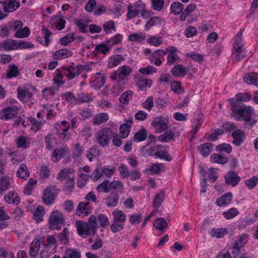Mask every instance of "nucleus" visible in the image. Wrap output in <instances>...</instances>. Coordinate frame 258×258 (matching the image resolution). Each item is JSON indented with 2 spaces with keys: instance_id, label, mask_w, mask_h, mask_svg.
<instances>
[{
  "instance_id": "nucleus-53",
  "label": "nucleus",
  "mask_w": 258,
  "mask_h": 258,
  "mask_svg": "<svg viewBox=\"0 0 258 258\" xmlns=\"http://www.w3.org/2000/svg\"><path fill=\"white\" fill-rule=\"evenodd\" d=\"M9 70L7 71V78L11 79L17 77L20 74L18 67L14 64L9 65Z\"/></svg>"
},
{
  "instance_id": "nucleus-34",
  "label": "nucleus",
  "mask_w": 258,
  "mask_h": 258,
  "mask_svg": "<svg viewBox=\"0 0 258 258\" xmlns=\"http://www.w3.org/2000/svg\"><path fill=\"white\" fill-rule=\"evenodd\" d=\"M40 246V242L39 239H34L30 244L29 247V255L31 257H35L38 254Z\"/></svg>"
},
{
  "instance_id": "nucleus-61",
  "label": "nucleus",
  "mask_w": 258,
  "mask_h": 258,
  "mask_svg": "<svg viewBox=\"0 0 258 258\" xmlns=\"http://www.w3.org/2000/svg\"><path fill=\"white\" fill-rule=\"evenodd\" d=\"M46 241V243L44 245L46 248L53 247V249H56L58 247L57 240L52 235L48 236Z\"/></svg>"
},
{
  "instance_id": "nucleus-56",
  "label": "nucleus",
  "mask_w": 258,
  "mask_h": 258,
  "mask_svg": "<svg viewBox=\"0 0 258 258\" xmlns=\"http://www.w3.org/2000/svg\"><path fill=\"white\" fill-rule=\"evenodd\" d=\"M10 30L11 33H16L19 30V29H21L23 26V23L21 21L17 20L15 21H11L9 22Z\"/></svg>"
},
{
  "instance_id": "nucleus-20",
  "label": "nucleus",
  "mask_w": 258,
  "mask_h": 258,
  "mask_svg": "<svg viewBox=\"0 0 258 258\" xmlns=\"http://www.w3.org/2000/svg\"><path fill=\"white\" fill-rule=\"evenodd\" d=\"M233 46L234 48L233 54L235 55V58L237 61H239L245 57V53L243 48V45L242 43H233Z\"/></svg>"
},
{
  "instance_id": "nucleus-8",
  "label": "nucleus",
  "mask_w": 258,
  "mask_h": 258,
  "mask_svg": "<svg viewBox=\"0 0 258 258\" xmlns=\"http://www.w3.org/2000/svg\"><path fill=\"white\" fill-rule=\"evenodd\" d=\"M252 96L249 93H238L235 95L234 98L228 99L230 106L245 105L243 102L249 101L251 99Z\"/></svg>"
},
{
  "instance_id": "nucleus-47",
  "label": "nucleus",
  "mask_w": 258,
  "mask_h": 258,
  "mask_svg": "<svg viewBox=\"0 0 258 258\" xmlns=\"http://www.w3.org/2000/svg\"><path fill=\"white\" fill-rule=\"evenodd\" d=\"M64 254L67 258H81V254L79 250L73 248H68L64 251Z\"/></svg>"
},
{
  "instance_id": "nucleus-58",
  "label": "nucleus",
  "mask_w": 258,
  "mask_h": 258,
  "mask_svg": "<svg viewBox=\"0 0 258 258\" xmlns=\"http://www.w3.org/2000/svg\"><path fill=\"white\" fill-rule=\"evenodd\" d=\"M103 30L106 34H110L112 31L115 32L116 28L114 22L112 20L108 21L103 24Z\"/></svg>"
},
{
  "instance_id": "nucleus-59",
  "label": "nucleus",
  "mask_w": 258,
  "mask_h": 258,
  "mask_svg": "<svg viewBox=\"0 0 258 258\" xmlns=\"http://www.w3.org/2000/svg\"><path fill=\"white\" fill-rule=\"evenodd\" d=\"M110 190H116L117 192L121 193L124 189V185L122 182L118 180H113L110 182Z\"/></svg>"
},
{
  "instance_id": "nucleus-64",
  "label": "nucleus",
  "mask_w": 258,
  "mask_h": 258,
  "mask_svg": "<svg viewBox=\"0 0 258 258\" xmlns=\"http://www.w3.org/2000/svg\"><path fill=\"white\" fill-rule=\"evenodd\" d=\"M244 183L249 189H252L254 188L258 183V177L254 176L246 179L244 181Z\"/></svg>"
},
{
  "instance_id": "nucleus-19",
  "label": "nucleus",
  "mask_w": 258,
  "mask_h": 258,
  "mask_svg": "<svg viewBox=\"0 0 258 258\" xmlns=\"http://www.w3.org/2000/svg\"><path fill=\"white\" fill-rule=\"evenodd\" d=\"M214 148V144L207 142L198 147V150L202 156L204 157H208L212 152Z\"/></svg>"
},
{
  "instance_id": "nucleus-6",
  "label": "nucleus",
  "mask_w": 258,
  "mask_h": 258,
  "mask_svg": "<svg viewBox=\"0 0 258 258\" xmlns=\"http://www.w3.org/2000/svg\"><path fill=\"white\" fill-rule=\"evenodd\" d=\"M113 137L112 131L107 127L99 130L96 135V141L102 147L108 146L109 141Z\"/></svg>"
},
{
  "instance_id": "nucleus-11",
  "label": "nucleus",
  "mask_w": 258,
  "mask_h": 258,
  "mask_svg": "<svg viewBox=\"0 0 258 258\" xmlns=\"http://www.w3.org/2000/svg\"><path fill=\"white\" fill-rule=\"evenodd\" d=\"M79 67L80 65L75 67L70 66L69 67L63 66L62 67V70L64 71V75L66 76L69 80H71L81 73V70Z\"/></svg>"
},
{
  "instance_id": "nucleus-18",
  "label": "nucleus",
  "mask_w": 258,
  "mask_h": 258,
  "mask_svg": "<svg viewBox=\"0 0 258 258\" xmlns=\"http://www.w3.org/2000/svg\"><path fill=\"white\" fill-rule=\"evenodd\" d=\"M125 60V58L121 54H114L110 56L108 60V68H113L120 64Z\"/></svg>"
},
{
  "instance_id": "nucleus-31",
  "label": "nucleus",
  "mask_w": 258,
  "mask_h": 258,
  "mask_svg": "<svg viewBox=\"0 0 258 258\" xmlns=\"http://www.w3.org/2000/svg\"><path fill=\"white\" fill-rule=\"evenodd\" d=\"M133 121L132 119L126 120V122L122 123L119 127V131L121 135V138L125 139L127 137L130 132V128L131 127Z\"/></svg>"
},
{
  "instance_id": "nucleus-37",
  "label": "nucleus",
  "mask_w": 258,
  "mask_h": 258,
  "mask_svg": "<svg viewBox=\"0 0 258 258\" xmlns=\"http://www.w3.org/2000/svg\"><path fill=\"white\" fill-rule=\"evenodd\" d=\"M147 138V131L145 127H143L141 130L137 132L134 136V141L138 143L144 141Z\"/></svg>"
},
{
  "instance_id": "nucleus-38",
  "label": "nucleus",
  "mask_w": 258,
  "mask_h": 258,
  "mask_svg": "<svg viewBox=\"0 0 258 258\" xmlns=\"http://www.w3.org/2000/svg\"><path fill=\"white\" fill-rule=\"evenodd\" d=\"M74 24L79 28L80 31L82 33H86L88 32V22L82 19H75L74 20Z\"/></svg>"
},
{
  "instance_id": "nucleus-50",
  "label": "nucleus",
  "mask_w": 258,
  "mask_h": 258,
  "mask_svg": "<svg viewBox=\"0 0 258 258\" xmlns=\"http://www.w3.org/2000/svg\"><path fill=\"white\" fill-rule=\"evenodd\" d=\"M153 226L157 230H163L167 227V223L163 218L160 217L154 221Z\"/></svg>"
},
{
  "instance_id": "nucleus-48",
  "label": "nucleus",
  "mask_w": 258,
  "mask_h": 258,
  "mask_svg": "<svg viewBox=\"0 0 258 258\" xmlns=\"http://www.w3.org/2000/svg\"><path fill=\"white\" fill-rule=\"evenodd\" d=\"M30 34V31L29 28L25 26L24 28L23 27L21 29H19V30L15 33L14 36L15 37L17 38H24L28 37Z\"/></svg>"
},
{
  "instance_id": "nucleus-36",
  "label": "nucleus",
  "mask_w": 258,
  "mask_h": 258,
  "mask_svg": "<svg viewBox=\"0 0 258 258\" xmlns=\"http://www.w3.org/2000/svg\"><path fill=\"white\" fill-rule=\"evenodd\" d=\"M30 176L28 169L25 164H22L17 171V176L26 180Z\"/></svg>"
},
{
  "instance_id": "nucleus-15",
  "label": "nucleus",
  "mask_w": 258,
  "mask_h": 258,
  "mask_svg": "<svg viewBox=\"0 0 258 258\" xmlns=\"http://www.w3.org/2000/svg\"><path fill=\"white\" fill-rule=\"evenodd\" d=\"M89 202H80L76 209V213L79 216L82 215L87 216L91 213V209Z\"/></svg>"
},
{
  "instance_id": "nucleus-46",
  "label": "nucleus",
  "mask_w": 258,
  "mask_h": 258,
  "mask_svg": "<svg viewBox=\"0 0 258 258\" xmlns=\"http://www.w3.org/2000/svg\"><path fill=\"white\" fill-rule=\"evenodd\" d=\"M16 144L18 148L27 149L30 146V142L26 136H20L16 139Z\"/></svg>"
},
{
  "instance_id": "nucleus-27",
  "label": "nucleus",
  "mask_w": 258,
  "mask_h": 258,
  "mask_svg": "<svg viewBox=\"0 0 258 258\" xmlns=\"http://www.w3.org/2000/svg\"><path fill=\"white\" fill-rule=\"evenodd\" d=\"M17 41L14 39H8L0 43V47L5 51L17 49Z\"/></svg>"
},
{
  "instance_id": "nucleus-1",
  "label": "nucleus",
  "mask_w": 258,
  "mask_h": 258,
  "mask_svg": "<svg viewBox=\"0 0 258 258\" xmlns=\"http://www.w3.org/2000/svg\"><path fill=\"white\" fill-rule=\"evenodd\" d=\"M230 107L231 116L237 121H242L255 114L253 107L249 105H236Z\"/></svg>"
},
{
  "instance_id": "nucleus-45",
  "label": "nucleus",
  "mask_w": 258,
  "mask_h": 258,
  "mask_svg": "<svg viewBox=\"0 0 258 258\" xmlns=\"http://www.w3.org/2000/svg\"><path fill=\"white\" fill-rule=\"evenodd\" d=\"M174 134L172 130H168L165 132L163 134L160 135L158 139L162 142H167L174 139Z\"/></svg>"
},
{
  "instance_id": "nucleus-26",
  "label": "nucleus",
  "mask_w": 258,
  "mask_h": 258,
  "mask_svg": "<svg viewBox=\"0 0 258 258\" xmlns=\"http://www.w3.org/2000/svg\"><path fill=\"white\" fill-rule=\"evenodd\" d=\"M243 80L247 84L258 87V74L255 73H249L243 77Z\"/></svg>"
},
{
  "instance_id": "nucleus-30",
  "label": "nucleus",
  "mask_w": 258,
  "mask_h": 258,
  "mask_svg": "<svg viewBox=\"0 0 258 258\" xmlns=\"http://www.w3.org/2000/svg\"><path fill=\"white\" fill-rule=\"evenodd\" d=\"M20 5L15 0H7L4 2V11L7 13L13 12L18 9Z\"/></svg>"
},
{
  "instance_id": "nucleus-23",
  "label": "nucleus",
  "mask_w": 258,
  "mask_h": 258,
  "mask_svg": "<svg viewBox=\"0 0 258 258\" xmlns=\"http://www.w3.org/2000/svg\"><path fill=\"white\" fill-rule=\"evenodd\" d=\"M232 200V194L231 192H227L216 200V203L220 207L225 206L229 204Z\"/></svg>"
},
{
  "instance_id": "nucleus-7",
  "label": "nucleus",
  "mask_w": 258,
  "mask_h": 258,
  "mask_svg": "<svg viewBox=\"0 0 258 258\" xmlns=\"http://www.w3.org/2000/svg\"><path fill=\"white\" fill-rule=\"evenodd\" d=\"M169 120L163 116H156L153 120L151 124L155 129L156 133H160L168 128Z\"/></svg>"
},
{
  "instance_id": "nucleus-5",
  "label": "nucleus",
  "mask_w": 258,
  "mask_h": 258,
  "mask_svg": "<svg viewBox=\"0 0 258 258\" xmlns=\"http://www.w3.org/2000/svg\"><path fill=\"white\" fill-rule=\"evenodd\" d=\"M70 127L69 122L66 120L56 123L54 127L55 134L62 141H68L71 137V134L69 132Z\"/></svg>"
},
{
  "instance_id": "nucleus-21",
  "label": "nucleus",
  "mask_w": 258,
  "mask_h": 258,
  "mask_svg": "<svg viewBox=\"0 0 258 258\" xmlns=\"http://www.w3.org/2000/svg\"><path fill=\"white\" fill-rule=\"evenodd\" d=\"M69 153V148L67 146H64L61 148L55 149L53 150L52 155V158H55L53 162H57L61 158L64 157Z\"/></svg>"
},
{
  "instance_id": "nucleus-35",
  "label": "nucleus",
  "mask_w": 258,
  "mask_h": 258,
  "mask_svg": "<svg viewBox=\"0 0 258 258\" xmlns=\"http://www.w3.org/2000/svg\"><path fill=\"white\" fill-rule=\"evenodd\" d=\"M165 198V192L164 190H161L155 196L153 201V206L155 209H158L163 202Z\"/></svg>"
},
{
  "instance_id": "nucleus-3",
  "label": "nucleus",
  "mask_w": 258,
  "mask_h": 258,
  "mask_svg": "<svg viewBox=\"0 0 258 258\" xmlns=\"http://www.w3.org/2000/svg\"><path fill=\"white\" fill-rule=\"evenodd\" d=\"M76 227L78 234L83 238H86L89 235H94L96 233V226L83 221H77Z\"/></svg>"
},
{
  "instance_id": "nucleus-12",
  "label": "nucleus",
  "mask_w": 258,
  "mask_h": 258,
  "mask_svg": "<svg viewBox=\"0 0 258 258\" xmlns=\"http://www.w3.org/2000/svg\"><path fill=\"white\" fill-rule=\"evenodd\" d=\"M105 77L104 74L96 73L95 76L92 77L90 83V86L95 90H98L104 85Z\"/></svg>"
},
{
  "instance_id": "nucleus-41",
  "label": "nucleus",
  "mask_w": 258,
  "mask_h": 258,
  "mask_svg": "<svg viewBox=\"0 0 258 258\" xmlns=\"http://www.w3.org/2000/svg\"><path fill=\"white\" fill-rule=\"evenodd\" d=\"M161 24V18L159 17L154 16L148 21L145 26V29L146 31H149L153 27L159 25Z\"/></svg>"
},
{
  "instance_id": "nucleus-2",
  "label": "nucleus",
  "mask_w": 258,
  "mask_h": 258,
  "mask_svg": "<svg viewBox=\"0 0 258 258\" xmlns=\"http://www.w3.org/2000/svg\"><path fill=\"white\" fill-rule=\"evenodd\" d=\"M64 223V218L62 213L56 210L51 214L48 220L49 229L52 230H59Z\"/></svg>"
},
{
  "instance_id": "nucleus-14",
  "label": "nucleus",
  "mask_w": 258,
  "mask_h": 258,
  "mask_svg": "<svg viewBox=\"0 0 258 258\" xmlns=\"http://www.w3.org/2000/svg\"><path fill=\"white\" fill-rule=\"evenodd\" d=\"M225 179L227 184L235 186L240 180L241 177L233 171H229L225 175Z\"/></svg>"
},
{
  "instance_id": "nucleus-62",
  "label": "nucleus",
  "mask_w": 258,
  "mask_h": 258,
  "mask_svg": "<svg viewBox=\"0 0 258 258\" xmlns=\"http://www.w3.org/2000/svg\"><path fill=\"white\" fill-rule=\"evenodd\" d=\"M145 35L143 33H134L128 36V40L137 42H141L145 40Z\"/></svg>"
},
{
  "instance_id": "nucleus-28",
  "label": "nucleus",
  "mask_w": 258,
  "mask_h": 258,
  "mask_svg": "<svg viewBox=\"0 0 258 258\" xmlns=\"http://www.w3.org/2000/svg\"><path fill=\"white\" fill-rule=\"evenodd\" d=\"M171 73L174 77H183L186 75L187 71L183 65L178 64L173 67L171 70Z\"/></svg>"
},
{
  "instance_id": "nucleus-44",
  "label": "nucleus",
  "mask_w": 258,
  "mask_h": 258,
  "mask_svg": "<svg viewBox=\"0 0 258 258\" xmlns=\"http://www.w3.org/2000/svg\"><path fill=\"white\" fill-rule=\"evenodd\" d=\"M45 214V210L42 206H38L33 213V219L37 222L42 221Z\"/></svg>"
},
{
  "instance_id": "nucleus-42",
  "label": "nucleus",
  "mask_w": 258,
  "mask_h": 258,
  "mask_svg": "<svg viewBox=\"0 0 258 258\" xmlns=\"http://www.w3.org/2000/svg\"><path fill=\"white\" fill-rule=\"evenodd\" d=\"M52 21L56 29L61 30L65 27L66 21L62 17L58 16L54 17Z\"/></svg>"
},
{
  "instance_id": "nucleus-51",
  "label": "nucleus",
  "mask_w": 258,
  "mask_h": 258,
  "mask_svg": "<svg viewBox=\"0 0 258 258\" xmlns=\"http://www.w3.org/2000/svg\"><path fill=\"white\" fill-rule=\"evenodd\" d=\"M134 92L132 90H127L123 93L120 96V102L123 104H127L132 98Z\"/></svg>"
},
{
  "instance_id": "nucleus-25",
  "label": "nucleus",
  "mask_w": 258,
  "mask_h": 258,
  "mask_svg": "<svg viewBox=\"0 0 258 258\" xmlns=\"http://www.w3.org/2000/svg\"><path fill=\"white\" fill-rule=\"evenodd\" d=\"M113 220L117 223L125 224L126 220L125 214L121 210L115 209L112 213Z\"/></svg>"
},
{
  "instance_id": "nucleus-10",
  "label": "nucleus",
  "mask_w": 258,
  "mask_h": 258,
  "mask_svg": "<svg viewBox=\"0 0 258 258\" xmlns=\"http://www.w3.org/2000/svg\"><path fill=\"white\" fill-rule=\"evenodd\" d=\"M18 111V108L15 106L4 108L0 112V118L5 120L14 118L17 116Z\"/></svg>"
},
{
  "instance_id": "nucleus-57",
  "label": "nucleus",
  "mask_w": 258,
  "mask_h": 258,
  "mask_svg": "<svg viewBox=\"0 0 258 258\" xmlns=\"http://www.w3.org/2000/svg\"><path fill=\"white\" fill-rule=\"evenodd\" d=\"M164 0H151V8L156 11H161L164 8Z\"/></svg>"
},
{
  "instance_id": "nucleus-4",
  "label": "nucleus",
  "mask_w": 258,
  "mask_h": 258,
  "mask_svg": "<svg viewBox=\"0 0 258 258\" xmlns=\"http://www.w3.org/2000/svg\"><path fill=\"white\" fill-rule=\"evenodd\" d=\"M60 189L55 184H50L43 190L42 197L43 202L47 206H50L54 203L55 198L57 196Z\"/></svg>"
},
{
  "instance_id": "nucleus-33",
  "label": "nucleus",
  "mask_w": 258,
  "mask_h": 258,
  "mask_svg": "<svg viewBox=\"0 0 258 258\" xmlns=\"http://www.w3.org/2000/svg\"><path fill=\"white\" fill-rule=\"evenodd\" d=\"M76 96L78 103H89L93 100V97L91 95L84 92H78Z\"/></svg>"
},
{
  "instance_id": "nucleus-9",
  "label": "nucleus",
  "mask_w": 258,
  "mask_h": 258,
  "mask_svg": "<svg viewBox=\"0 0 258 258\" xmlns=\"http://www.w3.org/2000/svg\"><path fill=\"white\" fill-rule=\"evenodd\" d=\"M133 71V68L129 66L123 65L118 68L117 70L113 71L115 75H117L118 79L117 83L120 85L124 84V80Z\"/></svg>"
},
{
  "instance_id": "nucleus-49",
  "label": "nucleus",
  "mask_w": 258,
  "mask_h": 258,
  "mask_svg": "<svg viewBox=\"0 0 258 258\" xmlns=\"http://www.w3.org/2000/svg\"><path fill=\"white\" fill-rule=\"evenodd\" d=\"M10 185V179L7 176L2 178L0 181V195L4 194L9 188Z\"/></svg>"
},
{
  "instance_id": "nucleus-54",
  "label": "nucleus",
  "mask_w": 258,
  "mask_h": 258,
  "mask_svg": "<svg viewBox=\"0 0 258 258\" xmlns=\"http://www.w3.org/2000/svg\"><path fill=\"white\" fill-rule=\"evenodd\" d=\"M65 100L69 105L74 106L78 103L77 101V96L73 95L71 92H68L63 94Z\"/></svg>"
},
{
  "instance_id": "nucleus-60",
  "label": "nucleus",
  "mask_w": 258,
  "mask_h": 258,
  "mask_svg": "<svg viewBox=\"0 0 258 258\" xmlns=\"http://www.w3.org/2000/svg\"><path fill=\"white\" fill-rule=\"evenodd\" d=\"M122 35L117 33L107 41V44L109 45L111 47L114 45L120 43L122 42Z\"/></svg>"
},
{
  "instance_id": "nucleus-24",
  "label": "nucleus",
  "mask_w": 258,
  "mask_h": 258,
  "mask_svg": "<svg viewBox=\"0 0 258 258\" xmlns=\"http://www.w3.org/2000/svg\"><path fill=\"white\" fill-rule=\"evenodd\" d=\"M73 52L67 49H61L55 51L52 54L54 59L59 60L71 56Z\"/></svg>"
},
{
  "instance_id": "nucleus-52",
  "label": "nucleus",
  "mask_w": 258,
  "mask_h": 258,
  "mask_svg": "<svg viewBox=\"0 0 258 258\" xmlns=\"http://www.w3.org/2000/svg\"><path fill=\"white\" fill-rule=\"evenodd\" d=\"M196 6L195 4H190L187 5L183 10L182 13L180 15V20L184 21L187 16H189V14L196 9Z\"/></svg>"
},
{
  "instance_id": "nucleus-13",
  "label": "nucleus",
  "mask_w": 258,
  "mask_h": 258,
  "mask_svg": "<svg viewBox=\"0 0 258 258\" xmlns=\"http://www.w3.org/2000/svg\"><path fill=\"white\" fill-rule=\"evenodd\" d=\"M135 77L137 79V80L136 81V85L141 91H146L147 88L151 87L153 83V81L152 80L144 79L139 74L135 75Z\"/></svg>"
},
{
  "instance_id": "nucleus-55",
  "label": "nucleus",
  "mask_w": 258,
  "mask_h": 258,
  "mask_svg": "<svg viewBox=\"0 0 258 258\" xmlns=\"http://www.w3.org/2000/svg\"><path fill=\"white\" fill-rule=\"evenodd\" d=\"M239 214V212L237 208H231L227 211L224 212L223 213V216L225 219L229 220L234 218Z\"/></svg>"
},
{
  "instance_id": "nucleus-16",
  "label": "nucleus",
  "mask_w": 258,
  "mask_h": 258,
  "mask_svg": "<svg viewBox=\"0 0 258 258\" xmlns=\"http://www.w3.org/2000/svg\"><path fill=\"white\" fill-rule=\"evenodd\" d=\"M233 138L232 143L237 147L240 146L243 142V139L245 137L243 131L240 129L235 130L232 134Z\"/></svg>"
},
{
  "instance_id": "nucleus-29",
  "label": "nucleus",
  "mask_w": 258,
  "mask_h": 258,
  "mask_svg": "<svg viewBox=\"0 0 258 258\" xmlns=\"http://www.w3.org/2000/svg\"><path fill=\"white\" fill-rule=\"evenodd\" d=\"M61 244L67 245L70 242V232L68 228H65L61 232L55 234Z\"/></svg>"
},
{
  "instance_id": "nucleus-17",
  "label": "nucleus",
  "mask_w": 258,
  "mask_h": 258,
  "mask_svg": "<svg viewBox=\"0 0 258 258\" xmlns=\"http://www.w3.org/2000/svg\"><path fill=\"white\" fill-rule=\"evenodd\" d=\"M119 195L117 191H112L105 199V203L108 207H115L119 201Z\"/></svg>"
},
{
  "instance_id": "nucleus-39",
  "label": "nucleus",
  "mask_w": 258,
  "mask_h": 258,
  "mask_svg": "<svg viewBox=\"0 0 258 258\" xmlns=\"http://www.w3.org/2000/svg\"><path fill=\"white\" fill-rule=\"evenodd\" d=\"M227 229L226 227L212 229L210 234L212 237L217 238H221L227 233Z\"/></svg>"
},
{
  "instance_id": "nucleus-43",
  "label": "nucleus",
  "mask_w": 258,
  "mask_h": 258,
  "mask_svg": "<svg viewBox=\"0 0 258 258\" xmlns=\"http://www.w3.org/2000/svg\"><path fill=\"white\" fill-rule=\"evenodd\" d=\"M210 160L213 163H217L221 164H225L228 162L227 157L216 153H214L211 156Z\"/></svg>"
},
{
  "instance_id": "nucleus-32",
  "label": "nucleus",
  "mask_w": 258,
  "mask_h": 258,
  "mask_svg": "<svg viewBox=\"0 0 258 258\" xmlns=\"http://www.w3.org/2000/svg\"><path fill=\"white\" fill-rule=\"evenodd\" d=\"M109 119L108 115L107 113H100L95 115L92 119V124L94 125H100L106 122Z\"/></svg>"
},
{
  "instance_id": "nucleus-63",
  "label": "nucleus",
  "mask_w": 258,
  "mask_h": 258,
  "mask_svg": "<svg viewBox=\"0 0 258 258\" xmlns=\"http://www.w3.org/2000/svg\"><path fill=\"white\" fill-rule=\"evenodd\" d=\"M248 235L246 234H242L239 236L238 239L234 243V245L242 248L243 246L247 242Z\"/></svg>"
},
{
  "instance_id": "nucleus-22",
  "label": "nucleus",
  "mask_w": 258,
  "mask_h": 258,
  "mask_svg": "<svg viewBox=\"0 0 258 258\" xmlns=\"http://www.w3.org/2000/svg\"><path fill=\"white\" fill-rule=\"evenodd\" d=\"M4 200L9 204L17 205L20 203V198L18 194L15 191L9 192L5 196Z\"/></svg>"
},
{
  "instance_id": "nucleus-40",
  "label": "nucleus",
  "mask_w": 258,
  "mask_h": 258,
  "mask_svg": "<svg viewBox=\"0 0 258 258\" xmlns=\"http://www.w3.org/2000/svg\"><path fill=\"white\" fill-rule=\"evenodd\" d=\"M183 9V5L179 2H175L172 3L170 8L171 13L175 15H178L182 13Z\"/></svg>"
}]
</instances>
